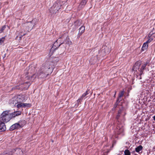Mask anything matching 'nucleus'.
I'll use <instances>...</instances> for the list:
<instances>
[{"instance_id":"37998d69","label":"nucleus","mask_w":155,"mask_h":155,"mask_svg":"<svg viewBox=\"0 0 155 155\" xmlns=\"http://www.w3.org/2000/svg\"><path fill=\"white\" fill-rule=\"evenodd\" d=\"M18 38V36H17L16 37V39H17Z\"/></svg>"},{"instance_id":"a878e982","label":"nucleus","mask_w":155,"mask_h":155,"mask_svg":"<svg viewBox=\"0 0 155 155\" xmlns=\"http://www.w3.org/2000/svg\"><path fill=\"white\" fill-rule=\"evenodd\" d=\"M124 90L121 91L119 94L118 96V99L119 100V99L120 98H121V97H123L124 94Z\"/></svg>"},{"instance_id":"aec40b11","label":"nucleus","mask_w":155,"mask_h":155,"mask_svg":"<svg viewBox=\"0 0 155 155\" xmlns=\"http://www.w3.org/2000/svg\"><path fill=\"white\" fill-rule=\"evenodd\" d=\"M0 155H12V151H7L0 154Z\"/></svg>"},{"instance_id":"20e7f679","label":"nucleus","mask_w":155,"mask_h":155,"mask_svg":"<svg viewBox=\"0 0 155 155\" xmlns=\"http://www.w3.org/2000/svg\"><path fill=\"white\" fill-rule=\"evenodd\" d=\"M47 65L49 64V63L48 62H46L44 64H43V66L41 68L40 70L39 71V73L38 74V77H39L40 76V78H42L45 77V75L47 74L46 73L45 74V71L46 70L49 69L50 68L48 67L47 66H46V65ZM47 75H48V74H47Z\"/></svg>"},{"instance_id":"bb28decb","label":"nucleus","mask_w":155,"mask_h":155,"mask_svg":"<svg viewBox=\"0 0 155 155\" xmlns=\"http://www.w3.org/2000/svg\"><path fill=\"white\" fill-rule=\"evenodd\" d=\"M22 107H30L31 106V104L29 103H22Z\"/></svg>"},{"instance_id":"cd10ccee","label":"nucleus","mask_w":155,"mask_h":155,"mask_svg":"<svg viewBox=\"0 0 155 155\" xmlns=\"http://www.w3.org/2000/svg\"><path fill=\"white\" fill-rule=\"evenodd\" d=\"M5 36L3 37L0 39V45H1L4 43L5 39Z\"/></svg>"},{"instance_id":"c756f323","label":"nucleus","mask_w":155,"mask_h":155,"mask_svg":"<svg viewBox=\"0 0 155 155\" xmlns=\"http://www.w3.org/2000/svg\"><path fill=\"white\" fill-rule=\"evenodd\" d=\"M88 91H86L85 93H84L82 95V96L81 97L83 99V98L84 97H85L87 94H88Z\"/></svg>"},{"instance_id":"7c9ffc66","label":"nucleus","mask_w":155,"mask_h":155,"mask_svg":"<svg viewBox=\"0 0 155 155\" xmlns=\"http://www.w3.org/2000/svg\"><path fill=\"white\" fill-rule=\"evenodd\" d=\"M121 113V110L120 109L118 111V114L117 115V116H116V118L117 119H118L119 118V117L120 116V114Z\"/></svg>"},{"instance_id":"423d86ee","label":"nucleus","mask_w":155,"mask_h":155,"mask_svg":"<svg viewBox=\"0 0 155 155\" xmlns=\"http://www.w3.org/2000/svg\"><path fill=\"white\" fill-rule=\"evenodd\" d=\"M30 85V83L29 82H26L23 84H21L20 85V87L19 88L17 87V88L20 89L21 90L23 89L27 90L29 87Z\"/></svg>"},{"instance_id":"f3484780","label":"nucleus","mask_w":155,"mask_h":155,"mask_svg":"<svg viewBox=\"0 0 155 155\" xmlns=\"http://www.w3.org/2000/svg\"><path fill=\"white\" fill-rule=\"evenodd\" d=\"M117 134H120L123 132L124 129L122 126L120 127L119 126H118L117 127Z\"/></svg>"},{"instance_id":"58836bf2","label":"nucleus","mask_w":155,"mask_h":155,"mask_svg":"<svg viewBox=\"0 0 155 155\" xmlns=\"http://www.w3.org/2000/svg\"><path fill=\"white\" fill-rule=\"evenodd\" d=\"M26 35V32H25V33H24L22 35H23V36L25 35Z\"/></svg>"},{"instance_id":"4be33fe9","label":"nucleus","mask_w":155,"mask_h":155,"mask_svg":"<svg viewBox=\"0 0 155 155\" xmlns=\"http://www.w3.org/2000/svg\"><path fill=\"white\" fill-rule=\"evenodd\" d=\"M143 148V147L141 145H140L137 147L136 148L135 150L138 153H140V151L142 150Z\"/></svg>"},{"instance_id":"79ce46f5","label":"nucleus","mask_w":155,"mask_h":155,"mask_svg":"<svg viewBox=\"0 0 155 155\" xmlns=\"http://www.w3.org/2000/svg\"><path fill=\"white\" fill-rule=\"evenodd\" d=\"M115 108H112V110H115Z\"/></svg>"},{"instance_id":"473e14b6","label":"nucleus","mask_w":155,"mask_h":155,"mask_svg":"<svg viewBox=\"0 0 155 155\" xmlns=\"http://www.w3.org/2000/svg\"><path fill=\"white\" fill-rule=\"evenodd\" d=\"M22 103L21 102L19 103L17 105V107L18 108L22 107Z\"/></svg>"},{"instance_id":"393cba45","label":"nucleus","mask_w":155,"mask_h":155,"mask_svg":"<svg viewBox=\"0 0 155 155\" xmlns=\"http://www.w3.org/2000/svg\"><path fill=\"white\" fill-rule=\"evenodd\" d=\"M104 51L103 50H102L101 51H104L105 53L106 54L109 53L110 49L107 46H105L104 47Z\"/></svg>"},{"instance_id":"ea45409f","label":"nucleus","mask_w":155,"mask_h":155,"mask_svg":"<svg viewBox=\"0 0 155 155\" xmlns=\"http://www.w3.org/2000/svg\"><path fill=\"white\" fill-rule=\"evenodd\" d=\"M153 120L155 121V115L153 117Z\"/></svg>"},{"instance_id":"f704fd0d","label":"nucleus","mask_w":155,"mask_h":155,"mask_svg":"<svg viewBox=\"0 0 155 155\" xmlns=\"http://www.w3.org/2000/svg\"><path fill=\"white\" fill-rule=\"evenodd\" d=\"M118 101V99H117L116 103H115L114 105V106L113 107V108H116L117 107L118 103L119 102V101Z\"/></svg>"},{"instance_id":"72a5a7b5","label":"nucleus","mask_w":155,"mask_h":155,"mask_svg":"<svg viewBox=\"0 0 155 155\" xmlns=\"http://www.w3.org/2000/svg\"><path fill=\"white\" fill-rule=\"evenodd\" d=\"M6 26L5 25L3 26L0 30V33H1L2 32H3Z\"/></svg>"},{"instance_id":"a211bd4d","label":"nucleus","mask_w":155,"mask_h":155,"mask_svg":"<svg viewBox=\"0 0 155 155\" xmlns=\"http://www.w3.org/2000/svg\"><path fill=\"white\" fill-rule=\"evenodd\" d=\"M85 29V27L81 26L79 29L78 34L80 35H81L84 32Z\"/></svg>"},{"instance_id":"412c9836","label":"nucleus","mask_w":155,"mask_h":155,"mask_svg":"<svg viewBox=\"0 0 155 155\" xmlns=\"http://www.w3.org/2000/svg\"><path fill=\"white\" fill-rule=\"evenodd\" d=\"M148 47V43L146 42L143 43L142 48V51H144L145 50H146Z\"/></svg>"},{"instance_id":"2f4dec72","label":"nucleus","mask_w":155,"mask_h":155,"mask_svg":"<svg viewBox=\"0 0 155 155\" xmlns=\"http://www.w3.org/2000/svg\"><path fill=\"white\" fill-rule=\"evenodd\" d=\"M20 96L18 97H16L17 99H16V101H17V104L18 103L21 102V98L19 97Z\"/></svg>"},{"instance_id":"49530a36","label":"nucleus","mask_w":155,"mask_h":155,"mask_svg":"<svg viewBox=\"0 0 155 155\" xmlns=\"http://www.w3.org/2000/svg\"><path fill=\"white\" fill-rule=\"evenodd\" d=\"M31 78H32L33 77V76H31Z\"/></svg>"},{"instance_id":"c9c22d12","label":"nucleus","mask_w":155,"mask_h":155,"mask_svg":"<svg viewBox=\"0 0 155 155\" xmlns=\"http://www.w3.org/2000/svg\"><path fill=\"white\" fill-rule=\"evenodd\" d=\"M22 28L21 27V31L19 33L20 35H21L22 33H24L25 32V30H24V28Z\"/></svg>"},{"instance_id":"0eeeda50","label":"nucleus","mask_w":155,"mask_h":155,"mask_svg":"<svg viewBox=\"0 0 155 155\" xmlns=\"http://www.w3.org/2000/svg\"><path fill=\"white\" fill-rule=\"evenodd\" d=\"M16 99V97H14L11 99L9 101V104L10 105L12 106H15V105L17 104Z\"/></svg>"},{"instance_id":"39448f33","label":"nucleus","mask_w":155,"mask_h":155,"mask_svg":"<svg viewBox=\"0 0 155 155\" xmlns=\"http://www.w3.org/2000/svg\"><path fill=\"white\" fill-rule=\"evenodd\" d=\"M58 39L53 44L52 47L51 49V52L53 53L56 49H57L58 47L62 44V43H61L58 45Z\"/></svg>"},{"instance_id":"b1692460","label":"nucleus","mask_w":155,"mask_h":155,"mask_svg":"<svg viewBox=\"0 0 155 155\" xmlns=\"http://www.w3.org/2000/svg\"><path fill=\"white\" fill-rule=\"evenodd\" d=\"M62 43V44L65 43L66 44L70 45L71 44L72 42L69 38H67L66 40L65 41L63 42Z\"/></svg>"},{"instance_id":"9b49d317","label":"nucleus","mask_w":155,"mask_h":155,"mask_svg":"<svg viewBox=\"0 0 155 155\" xmlns=\"http://www.w3.org/2000/svg\"><path fill=\"white\" fill-rule=\"evenodd\" d=\"M141 64V63L140 62L138 61L136 62L133 68V70L137 71V70H138L139 69Z\"/></svg>"},{"instance_id":"ddd939ff","label":"nucleus","mask_w":155,"mask_h":155,"mask_svg":"<svg viewBox=\"0 0 155 155\" xmlns=\"http://www.w3.org/2000/svg\"><path fill=\"white\" fill-rule=\"evenodd\" d=\"M147 62H145L142 64L141 68L140 70V75H141L143 73V71L145 69V68L147 65Z\"/></svg>"},{"instance_id":"4468645a","label":"nucleus","mask_w":155,"mask_h":155,"mask_svg":"<svg viewBox=\"0 0 155 155\" xmlns=\"http://www.w3.org/2000/svg\"><path fill=\"white\" fill-rule=\"evenodd\" d=\"M154 33L152 32H150V33L148 35L149 37V38L146 42L148 44L151 42L153 40V36H152V35Z\"/></svg>"},{"instance_id":"2eb2a0df","label":"nucleus","mask_w":155,"mask_h":155,"mask_svg":"<svg viewBox=\"0 0 155 155\" xmlns=\"http://www.w3.org/2000/svg\"><path fill=\"white\" fill-rule=\"evenodd\" d=\"M81 25V21H79L77 20L75 21L74 24V28L75 29H76L78 28V27Z\"/></svg>"},{"instance_id":"de8ad7c7","label":"nucleus","mask_w":155,"mask_h":155,"mask_svg":"<svg viewBox=\"0 0 155 155\" xmlns=\"http://www.w3.org/2000/svg\"><path fill=\"white\" fill-rule=\"evenodd\" d=\"M116 94V93H115V94H114V95H115Z\"/></svg>"},{"instance_id":"f8f14e48","label":"nucleus","mask_w":155,"mask_h":155,"mask_svg":"<svg viewBox=\"0 0 155 155\" xmlns=\"http://www.w3.org/2000/svg\"><path fill=\"white\" fill-rule=\"evenodd\" d=\"M20 127L18 123H17L12 125L10 128V130H13L15 129H18Z\"/></svg>"},{"instance_id":"a19ab883","label":"nucleus","mask_w":155,"mask_h":155,"mask_svg":"<svg viewBox=\"0 0 155 155\" xmlns=\"http://www.w3.org/2000/svg\"><path fill=\"white\" fill-rule=\"evenodd\" d=\"M115 108H112V110H115Z\"/></svg>"},{"instance_id":"4c0bfd02","label":"nucleus","mask_w":155,"mask_h":155,"mask_svg":"<svg viewBox=\"0 0 155 155\" xmlns=\"http://www.w3.org/2000/svg\"><path fill=\"white\" fill-rule=\"evenodd\" d=\"M23 36V35H22L21 34L20 35V36L19 37V40H21V38Z\"/></svg>"},{"instance_id":"f257e3e1","label":"nucleus","mask_w":155,"mask_h":155,"mask_svg":"<svg viewBox=\"0 0 155 155\" xmlns=\"http://www.w3.org/2000/svg\"><path fill=\"white\" fill-rule=\"evenodd\" d=\"M10 112V110L3 111L1 116L0 120L5 123H7L12 118V115L9 113Z\"/></svg>"},{"instance_id":"a18cd8bd","label":"nucleus","mask_w":155,"mask_h":155,"mask_svg":"<svg viewBox=\"0 0 155 155\" xmlns=\"http://www.w3.org/2000/svg\"><path fill=\"white\" fill-rule=\"evenodd\" d=\"M133 152V153H134L135 152V151H134Z\"/></svg>"},{"instance_id":"f03ea898","label":"nucleus","mask_w":155,"mask_h":155,"mask_svg":"<svg viewBox=\"0 0 155 155\" xmlns=\"http://www.w3.org/2000/svg\"><path fill=\"white\" fill-rule=\"evenodd\" d=\"M62 5L60 1H57L55 2L53 5L49 9L50 12L51 14H55L61 8Z\"/></svg>"},{"instance_id":"c85d7f7f","label":"nucleus","mask_w":155,"mask_h":155,"mask_svg":"<svg viewBox=\"0 0 155 155\" xmlns=\"http://www.w3.org/2000/svg\"><path fill=\"white\" fill-rule=\"evenodd\" d=\"M125 155H130V153L128 150H126L124 152Z\"/></svg>"},{"instance_id":"6ab92c4d","label":"nucleus","mask_w":155,"mask_h":155,"mask_svg":"<svg viewBox=\"0 0 155 155\" xmlns=\"http://www.w3.org/2000/svg\"><path fill=\"white\" fill-rule=\"evenodd\" d=\"M20 128L22 127L26 124V121L24 120H21L18 122Z\"/></svg>"},{"instance_id":"5701e85b","label":"nucleus","mask_w":155,"mask_h":155,"mask_svg":"<svg viewBox=\"0 0 155 155\" xmlns=\"http://www.w3.org/2000/svg\"><path fill=\"white\" fill-rule=\"evenodd\" d=\"M35 68L34 67H30L29 69L28 70V73H33L35 71Z\"/></svg>"},{"instance_id":"6e6552de","label":"nucleus","mask_w":155,"mask_h":155,"mask_svg":"<svg viewBox=\"0 0 155 155\" xmlns=\"http://www.w3.org/2000/svg\"><path fill=\"white\" fill-rule=\"evenodd\" d=\"M6 130L5 123L0 120V132H2L5 131Z\"/></svg>"},{"instance_id":"c03bdc74","label":"nucleus","mask_w":155,"mask_h":155,"mask_svg":"<svg viewBox=\"0 0 155 155\" xmlns=\"http://www.w3.org/2000/svg\"><path fill=\"white\" fill-rule=\"evenodd\" d=\"M5 55H6V54H4V57H5Z\"/></svg>"},{"instance_id":"7ed1b4c3","label":"nucleus","mask_w":155,"mask_h":155,"mask_svg":"<svg viewBox=\"0 0 155 155\" xmlns=\"http://www.w3.org/2000/svg\"><path fill=\"white\" fill-rule=\"evenodd\" d=\"M35 25V23L32 20V21L23 23L21 27L24 28L27 31L29 32Z\"/></svg>"},{"instance_id":"e433bc0d","label":"nucleus","mask_w":155,"mask_h":155,"mask_svg":"<svg viewBox=\"0 0 155 155\" xmlns=\"http://www.w3.org/2000/svg\"><path fill=\"white\" fill-rule=\"evenodd\" d=\"M83 100V99L81 97L78 100V102H80L81 101H82Z\"/></svg>"},{"instance_id":"dca6fc26","label":"nucleus","mask_w":155,"mask_h":155,"mask_svg":"<svg viewBox=\"0 0 155 155\" xmlns=\"http://www.w3.org/2000/svg\"><path fill=\"white\" fill-rule=\"evenodd\" d=\"M11 114L12 115V117H14L16 116L20 115L21 112L20 111H17Z\"/></svg>"},{"instance_id":"9d476101","label":"nucleus","mask_w":155,"mask_h":155,"mask_svg":"<svg viewBox=\"0 0 155 155\" xmlns=\"http://www.w3.org/2000/svg\"><path fill=\"white\" fill-rule=\"evenodd\" d=\"M88 0H82L78 6V10H81L86 5Z\"/></svg>"},{"instance_id":"1a4fd4ad","label":"nucleus","mask_w":155,"mask_h":155,"mask_svg":"<svg viewBox=\"0 0 155 155\" xmlns=\"http://www.w3.org/2000/svg\"><path fill=\"white\" fill-rule=\"evenodd\" d=\"M21 152L22 151L21 149L18 148L16 149L12 150V155H20Z\"/></svg>"}]
</instances>
